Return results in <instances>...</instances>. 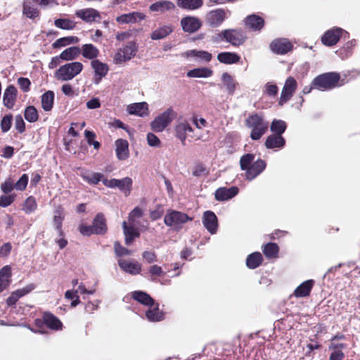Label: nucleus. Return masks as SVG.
Masks as SVG:
<instances>
[{"label":"nucleus","mask_w":360,"mask_h":360,"mask_svg":"<svg viewBox=\"0 0 360 360\" xmlns=\"http://www.w3.org/2000/svg\"><path fill=\"white\" fill-rule=\"evenodd\" d=\"M263 260L262 255L259 252H253L249 255L246 259V265L249 269H256Z\"/></svg>","instance_id":"43"},{"label":"nucleus","mask_w":360,"mask_h":360,"mask_svg":"<svg viewBox=\"0 0 360 360\" xmlns=\"http://www.w3.org/2000/svg\"><path fill=\"white\" fill-rule=\"evenodd\" d=\"M181 26L185 32L194 33L202 26L200 20L195 16H186L181 20Z\"/></svg>","instance_id":"14"},{"label":"nucleus","mask_w":360,"mask_h":360,"mask_svg":"<svg viewBox=\"0 0 360 360\" xmlns=\"http://www.w3.org/2000/svg\"><path fill=\"white\" fill-rule=\"evenodd\" d=\"M285 141L282 136L272 134L266 138L265 141V146L269 149L276 148H283L285 146Z\"/></svg>","instance_id":"31"},{"label":"nucleus","mask_w":360,"mask_h":360,"mask_svg":"<svg viewBox=\"0 0 360 360\" xmlns=\"http://www.w3.org/2000/svg\"><path fill=\"white\" fill-rule=\"evenodd\" d=\"M15 128L19 133H22L25 130V124L21 115H18L15 117Z\"/></svg>","instance_id":"63"},{"label":"nucleus","mask_w":360,"mask_h":360,"mask_svg":"<svg viewBox=\"0 0 360 360\" xmlns=\"http://www.w3.org/2000/svg\"><path fill=\"white\" fill-rule=\"evenodd\" d=\"M136 224H127L126 221L122 222V229L125 237V244L131 245L136 238L140 236V231L138 228L135 227Z\"/></svg>","instance_id":"18"},{"label":"nucleus","mask_w":360,"mask_h":360,"mask_svg":"<svg viewBox=\"0 0 360 360\" xmlns=\"http://www.w3.org/2000/svg\"><path fill=\"white\" fill-rule=\"evenodd\" d=\"M116 156L118 160H124L129 157V143L127 140L119 139L115 143Z\"/></svg>","instance_id":"23"},{"label":"nucleus","mask_w":360,"mask_h":360,"mask_svg":"<svg viewBox=\"0 0 360 360\" xmlns=\"http://www.w3.org/2000/svg\"><path fill=\"white\" fill-rule=\"evenodd\" d=\"M131 297L134 300L146 306L152 307L154 304L153 299L143 291H134L131 294Z\"/></svg>","instance_id":"36"},{"label":"nucleus","mask_w":360,"mask_h":360,"mask_svg":"<svg viewBox=\"0 0 360 360\" xmlns=\"http://www.w3.org/2000/svg\"><path fill=\"white\" fill-rule=\"evenodd\" d=\"M270 129L274 134L282 136L286 129V124L281 120H274L270 126Z\"/></svg>","instance_id":"50"},{"label":"nucleus","mask_w":360,"mask_h":360,"mask_svg":"<svg viewBox=\"0 0 360 360\" xmlns=\"http://www.w3.org/2000/svg\"><path fill=\"white\" fill-rule=\"evenodd\" d=\"M28 179V176L26 174H23L14 184L15 188L18 191H24L27 187Z\"/></svg>","instance_id":"62"},{"label":"nucleus","mask_w":360,"mask_h":360,"mask_svg":"<svg viewBox=\"0 0 360 360\" xmlns=\"http://www.w3.org/2000/svg\"><path fill=\"white\" fill-rule=\"evenodd\" d=\"M63 219L64 215L63 214L62 211L60 210H56L53 217V225L59 236L61 237L64 235L63 231L62 229Z\"/></svg>","instance_id":"47"},{"label":"nucleus","mask_w":360,"mask_h":360,"mask_svg":"<svg viewBox=\"0 0 360 360\" xmlns=\"http://www.w3.org/2000/svg\"><path fill=\"white\" fill-rule=\"evenodd\" d=\"M230 13L229 10L223 8L212 10L207 13L205 22L211 27H218L229 18Z\"/></svg>","instance_id":"9"},{"label":"nucleus","mask_w":360,"mask_h":360,"mask_svg":"<svg viewBox=\"0 0 360 360\" xmlns=\"http://www.w3.org/2000/svg\"><path fill=\"white\" fill-rule=\"evenodd\" d=\"M91 66L94 71V82L96 84H98L108 74L109 68L106 63H102L98 60H92Z\"/></svg>","instance_id":"15"},{"label":"nucleus","mask_w":360,"mask_h":360,"mask_svg":"<svg viewBox=\"0 0 360 360\" xmlns=\"http://www.w3.org/2000/svg\"><path fill=\"white\" fill-rule=\"evenodd\" d=\"M54 93L48 91L41 96V107L45 111H50L53 108Z\"/></svg>","instance_id":"45"},{"label":"nucleus","mask_w":360,"mask_h":360,"mask_svg":"<svg viewBox=\"0 0 360 360\" xmlns=\"http://www.w3.org/2000/svg\"><path fill=\"white\" fill-rule=\"evenodd\" d=\"M213 75V71L209 68H198L187 72L186 76L191 78H208Z\"/></svg>","instance_id":"32"},{"label":"nucleus","mask_w":360,"mask_h":360,"mask_svg":"<svg viewBox=\"0 0 360 360\" xmlns=\"http://www.w3.org/2000/svg\"><path fill=\"white\" fill-rule=\"evenodd\" d=\"M219 37L234 46L243 44L247 39L245 32L241 29L224 30L219 34Z\"/></svg>","instance_id":"6"},{"label":"nucleus","mask_w":360,"mask_h":360,"mask_svg":"<svg viewBox=\"0 0 360 360\" xmlns=\"http://www.w3.org/2000/svg\"><path fill=\"white\" fill-rule=\"evenodd\" d=\"M314 283L315 282L312 279H309L302 283L295 288L293 295L296 297H305L309 296Z\"/></svg>","instance_id":"24"},{"label":"nucleus","mask_w":360,"mask_h":360,"mask_svg":"<svg viewBox=\"0 0 360 360\" xmlns=\"http://www.w3.org/2000/svg\"><path fill=\"white\" fill-rule=\"evenodd\" d=\"M43 320L47 327L52 330H60L62 328L63 324L60 321L51 313H44Z\"/></svg>","instance_id":"35"},{"label":"nucleus","mask_w":360,"mask_h":360,"mask_svg":"<svg viewBox=\"0 0 360 360\" xmlns=\"http://www.w3.org/2000/svg\"><path fill=\"white\" fill-rule=\"evenodd\" d=\"M16 93V88L13 86H8L4 91L3 102L4 105L9 109L12 108L14 105Z\"/></svg>","instance_id":"29"},{"label":"nucleus","mask_w":360,"mask_h":360,"mask_svg":"<svg viewBox=\"0 0 360 360\" xmlns=\"http://www.w3.org/2000/svg\"><path fill=\"white\" fill-rule=\"evenodd\" d=\"M240 56L233 52H221L217 55V59L220 63L224 64H234L240 60Z\"/></svg>","instance_id":"38"},{"label":"nucleus","mask_w":360,"mask_h":360,"mask_svg":"<svg viewBox=\"0 0 360 360\" xmlns=\"http://www.w3.org/2000/svg\"><path fill=\"white\" fill-rule=\"evenodd\" d=\"M79 41V39L77 37L69 36L65 37H62L58 39L55 42L52 44L53 47L55 49L60 48L65 46L67 45L71 44H75Z\"/></svg>","instance_id":"48"},{"label":"nucleus","mask_w":360,"mask_h":360,"mask_svg":"<svg viewBox=\"0 0 360 360\" xmlns=\"http://www.w3.org/2000/svg\"><path fill=\"white\" fill-rule=\"evenodd\" d=\"M278 246L274 243H269L264 246L263 252L268 258L276 257L278 253Z\"/></svg>","instance_id":"52"},{"label":"nucleus","mask_w":360,"mask_h":360,"mask_svg":"<svg viewBox=\"0 0 360 360\" xmlns=\"http://www.w3.org/2000/svg\"><path fill=\"white\" fill-rule=\"evenodd\" d=\"M146 18V15L141 12H131L122 14L116 18V22L119 24H134Z\"/></svg>","instance_id":"17"},{"label":"nucleus","mask_w":360,"mask_h":360,"mask_svg":"<svg viewBox=\"0 0 360 360\" xmlns=\"http://www.w3.org/2000/svg\"><path fill=\"white\" fill-rule=\"evenodd\" d=\"M142 257L148 264H153L158 260L157 255L154 251H144L142 253Z\"/></svg>","instance_id":"61"},{"label":"nucleus","mask_w":360,"mask_h":360,"mask_svg":"<svg viewBox=\"0 0 360 360\" xmlns=\"http://www.w3.org/2000/svg\"><path fill=\"white\" fill-rule=\"evenodd\" d=\"M179 7L186 10H195L203 5L202 0H176Z\"/></svg>","instance_id":"42"},{"label":"nucleus","mask_w":360,"mask_h":360,"mask_svg":"<svg viewBox=\"0 0 360 360\" xmlns=\"http://www.w3.org/2000/svg\"><path fill=\"white\" fill-rule=\"evenodd\" d=\"M255 155L248 153L243 155L240 159V167L241 170L245 171V178L252 181L259 176L266 168V162L258 159L255 161Z\"/></svg>","instance_id":"1"},{"label":"nucleus","mask_w":360,"mask_h":360,"mask_svg":"<svg viewBox=\"0 0 360 360\" xmlns=\"http://www.w3.org/2000/svg\"><path fill=\"white\" fill-rule=\"evenodd\" d=\"M345 348L346 345L345 344L330 342L328 347L329 350L331 351L329 360H342L345 356L342 349Z\"/></svg>","instance_id":"28"},{"label":"nucleus","mask_w":360,"mask_h":360,"mask_svg":"<svg viewBox=\"0 0 360 360\" xmlns=\"http://www.w3.org/2000/svg\"><path fill=\"white\" fill-rule=\"evenodd\" d=\"M75 15L86 22H92L97 18H101L99 12L91 8L78 10Z\"/></svg>","instance_id":"20"},{"label":"nucleus","mask_w":360,"mask_h":360,"mask_svg":"<svg viewBox=\"0 0 360 360\" xmlns=\"http://www.w3.org/2000/svg\"><path fill=\"white\" fill-rule=\"evenodd\" d=\"M83 70L80 62H72L61 65L56 72L54 77L60 81L66 82L72 79Z\"/></svg>","instance_id":"4"},{"label":"nucleus","mask_w":360,"mask_h":360,"mask_svg":"<svg viewBox=\"0 0 360 360\" xmlns=\"http://www.w3.org/2000/svg\"><path fill=\"white\" fill-rule=\"evenodd\" d=\"M114 250L116 256L122 257L131 255V250L122 246L120 243L115 242L114 243Z\"/></svg>","instance_id":"58"},{"label":"nucleus","mask_w":360,"mask_h":360,"mask_svg":"<svg viewBox=\"0 0 360 360\" xmlns=\"http://www.w3.org/2000/svg\"><path fill=\"white\" fill-rule=\"evenodd\" d=\"M84 58L89 60H96V58L99 55V50L91 44H86L82 46L80 51Z\"/></svg>","instance_id":"34"},{"label":"nucleus","mask_w":360,"mask_h":360,"mask_svg":"<svg viewBox=\"0 0 360 360\" xmlns=\"http://www.w3.org/2000/svg\"><path fill=\"white\" fill-rule=\"evenodd\" d=\"M148 274L151 281H157V278L165 276V272L161 266L157 264H153L148 268Z\"/></svg>","instance_id":"49"},{"label":"nucleus","mask_w":360,"mask_h":360,"mask_svg":"<svg viewBox=\"0 0 360 360\" xmlns=\"http://www.w3.org/2000/svg\"><path fill=\"white\" fill-rule=\"evenodd\" d=\"M127 111L131 115L145 117L148 114V104L146 102L131 104L128 105Z\"/></svg>","instance_id":"27"},{"label":"nucleus","mask_w":360,"mask_h":360,"mask_svg":"<svg viewBox=\"0 0 360 360\" xmlns=\"http://www.w3.org/2000/svg\"><path fill=\"white\" fill-rule=\"evenodd\" d=\"M173 32V27L169 25H163L156 29L150 34L153 40H160L165 38Z\"/></svg>","instance_id":"37"},{"label":"nucleus","mask_w":360,"mask_h":360,"mask_svg":"<svg viewBox=\"0 0 360 360\" xmlns=\"http://www.w3.org/2000/svg\"><path fill=\"white\" fill-rule=\"evenodd\" d=\"M24 116L29 122H35L39 118L38 111L33 105H29L25 109Z\"/></svg>","instance_id":"51"},{"label":"nucleus","mask_w":360,"mask_h":360,"mask_svg":"<svg viewBox=\"0 0 360 360\" xmlns=\"http://www.w3.org/2000/svg\"><path fill=\"white\" fill-rule=\"evenodd\" d=\"M143 215V212L140 207H134L129 214L128 220L129 224H136V220L142 217Z\"/></svg>","instance_id":"57"},{"label":"nucleus","mask_w":360,"mask_h":360,"mask_svg":"<svg viewBox=\"0 0 360 360\" xmlns=\"http://www.w3.org/2000/svg\"><path fill=\"white\" fill-rule=\"evenodd\" d=\"M297 86V82L294 77H289L286 79L278 101L280 105H283L292 98Z\"/></svg>","instance_id":"12"},{"label":"nucleus","mask_w":360,"mask_h":360,"mask_svg":"<svg viewBox=\"0 0 360 360\" xmlns=\"http://www.w3.org/2000/svg\"><path fill=\"white\" fill-rule=\"evenodd\" d=\"M138 51V46L134 41H129L125 46L120 49L115 54L113 61L120 65L133 58Z\"/></svg>","instance_id":"7"},{"label":"nucleus","mask_w":360,"mask_h":360,"mask_svg":"<svg viewBox=\"0 0 360 360\" xmlns=\"http://www.w3.org/2000/svg\"><path fill=\"white\" fill-rule=\"evenodd\" d=\"M187 57L195 58L200 61L210 62L212 59V54L205 51L189 50L185 53Z\"/></svg>","instance_id":"40"},{"label":"nucleus","mask_w":360,"mask_h":360,"mask_svg":"<svg viewBox=\"0 0 360 360\" xmlns=\"http://www.w3.org/2000/svg\"><path fill=\"white\" fill-rule=\"evenodd\" d=\"M37 207V205L34 198L30 196L25 201L22 205V210L27 214H30L36 210Z\"/></svg>","instance_id":"56"},{"label":"nucleus","mask_w":360,"mask_h":360,"mask_svg":"<svg viewBox=\"0 0 360 360\" xmlns=\"http://www.w3.org/2000/svg\"><path fill=\"white\" fill-rule=\"evenodd\" d=\"M81 176L84 180L91 184H97L103 179V175L98 172L84 173Z\"/></svg>","instance_id":"53"},{"label":"nucleus","mask_w":360,"mask_h":360,"mask_svg":"<svg viewBox=\"0 0 360 360\" xmlns=\"http://www.w3.org/2000/svg\"><path fill=\"white\" fill-rule=\"evenodd\" d=\"M15 188V185L11 180V179H8L6 180L1 185V190L6 194L11 193Z\"/></svg>","instance_id":"64"},{"label":"nucleus","mask_w":360,"mask_h":360,"mask_svg":"<svg viewBox=\"0 0 360 360\" xmlns=\"http://www.w3.org/2000/svg\"><path fill=\"white\" fill-rule=\"evenodd\" d=\"M16 195L10 194L0 196V207H6L15 200Z\"/></svg>","instance_id":"60"},{"label":"nucleus","mask_w":360,"mask_h":360,"mask_svg":"<svg viewBox=\"0 0 360 360\" xmlns=\"http://www.w3.org/2000/svg\"><path fill=\"white\" fill-rule=\"evenodd\" d=\"M54 25H56V27L60 29L68 30H72L75 27V23L72 20L65 18H60L56 20L54 22Z\"/></svg>","instance_id":"55"},{"label":"nucleus","mask_w":360,"mask_h":360,"mask_svg":"<svg viewBox=\"0 0 360 360\" xmlns=\"http://www.w3.org/2000/svg\"><path fill=\"white\" fill-rule=\"evenodd\" d=\"M174 111L172 108H168L162 114L155 118L151 122L152 129L155 132L162 131L172 121Z\"/></svg>","instance_id":"10"},{"label":"nucleus","mask_w":360,"mask_h":360,"mask_svg":"<svg viewBox=\"0 0 360 360\" xmlns=\"http://www.w3.org/2000/svg\"><path fill=\"white\" fill-rule=\"evenodd\" d=\"M270 49L277 54H285L292 48V45L287 39H276L271 41L269 45Z\"/></svg>","instance_id":"16"},{"label":"nucleus","mask_w":360,"mask_h":360,"mask_svg":"<svg viewBox=\"0 0 360 360\" xmlns=\"http://www.w3.org/2000/svg\"><path fill=\"white\" fill-rule=\"evenodd\" d=\"M340 75L337 72H327L316 77L312 81L314 89L320 91H328L338 86Z\"/></svg>","instance_id":"3"},{"label":"nucleus","mask_w":360,"mask_h":360,"mask_svg":"<svg viewBox=\"0 0 360 360\" xmlns=\"http://www.w3.org/2000/svg\"><path fill=\"white\" fill-rule=\"evenodd\" d=\"M22 14L27 18L34 20L38 18L39 11L29 1H25L22 4Z\"/></svg>","instance_id":"39"},{"label":"nucleus","mask_w":360,"mask_h":360,"mask_svg":"<svg viewBox=\"0 0 360 360\" xmlns=\"http://www.w3.org/2000/svg\"><path fill=\"white\" fill-rule=\"evenodd\" d=\"M192 217H188L186 213L173 210H167L164 217V222L166 226L172 228L174 230H180L183 224L191 221Z\"/></svg>","instance_id":"5"},{"label":"nucleus","mask_w":360,"mask_h":360,"mask_svg":"<svg viewBox=\"0 0 360 360\" xmlns=\"http://www.w3.org/2000/svg\"><path fill=\"white\" fill-rule=\"evenodd\" d=\"M202 222L204 227L212 235L215 234L218 230V219L212 211H205L203 213Z\"/></svg>","instance_id":"13"},{"label":"nucleus","mask_w":360,"mask_h":360,"mask_svg":"<svg viewBox=\"0 0 360 360\" xmlns=\"http://www.w3.org/2000/svg\"><path fill=\"white\" fill-rule=\"evenodd\" d=\"M245 123L246 126L251 129L250 138L254 141L259 140L266 133L269 127L268 122L258 114L249 116Z\"/></svg>","instance_id":"2"},{"label":"nucleus","mask_w":360,"mask_h":360,"mask_svg":"<svg viewBox=\"0 0 360 360\" xmlns=\"http://www.w3.org/2000/svg\"><path fill=\"white\" fill-rule=\"evenodd\" d=\"M221 81L226 91L229 95H233L238 85V83L228 72H224L221 75Z\"/></svg>","instance_id":"30"},{"label":"nucleus","mask_w":360,"mask_h":360,"mask_svg":"<svg viewBox=\"0 0 360 360\" xmlns=\"http://www.w3.org/2000/svg\"><path fill=\"white\" fill-rule=\"evenodd\" d=\"M343 34H348L345 30L334 27L326 31L321 37L322 43L327 46L335 45Z\"/></svg>","instance_id":"11"},{"label":"nucleus","mask_w":360,"mask_h":360,"mask_svg":"<svg viewBox=\"0 0 360 360\" xmlns=\"http://www.w3.org/2000/svg\"><path fill=\"white\" fill-rule=\"evenodd\" d=\"M34 289V284H29L27 286L13 292L6 300L8 305L11 306L16 303L19 298L28 294Z\"/></svg>","instance_id":"25"},{"label":"nucleus","mask_w":360,"mask_h":360,"mask_svg":"<svg viewBox=\"0 0 360 360\" xmlns=\"http://www.w3.org/2000/svg\"><path fill=\"white\" fill-rule=\"evenodd\" d=\"M356 46V40L352 39L345 44L340 49V56L342 58L350 56L352 53V49Z\"/></svg>","instance_id":"54"},{"label":"nucleus","mask_w":360,"mask_h":360,"mask_svg":"<svg viewBox=\"0 0 360 360\" xmlns=\"http://www.w3.org/2000/svg\"><path fill=\"white\" fill-rule=\"evenodd\" d=\"M12 118L13 117L11 115H6L1 120L0 125L3 132H7L11 129Z\"/></svg>","instance_id":"59"},{"label":"nucleus","mask_w":360,"mask_h":360,"mask_svg":"<svg viewBox=\"0 0 360 360\" xmlns=\"http://www.w3.org/2000/svg\"><path fill=\"white\" fill-rule=\"evenodd\" d=\"M175 135L178 138L183 145L186 144V139L187 138L199 140L200 136L194 133L193 129L187 121L179 122L175 127L174 129Z\"/></svg>","instance_id":"8"},{"label":"nucleus","mask_w":360,"mask_h":360,"mask_svg":"<svg viewBox=\"0 0 360 360\" xmlns=\"http://www.w3.org/2000/svg\"><path fill=\"white\" fill-rule=\"evenodd\" d=\"M118 265L126 273L131 275L139 274L141 270V266L138 262H129L125 259H119Z\"/></svg>","instance_id":"21"},{"label":"nucleus","mask_w":360,"mask_h":360,"mask_svg":"<svg viewBox=\"0 0 360 360\" xmlns=\"http://www.w3.org/2000/svg\"><path fill=\"white\" fill-rule=\"evenodd\" d=\"M175 8V5L170 1L161 0L156 1L149 6V9L153 12H159L164 13L166 11H172Z\"/></svg>","instance_id":"26"},{"label":"nucleus","mask_w":360,"mask_h":360,"mask_svg":"<svg viewBox=\"0 0 360 360\" xmlns=\"http://www.w3.org/2000/svg\"><path fill=\"white\" fill-rule=\"evenodd\" d=\"M245 24L252 31H260L264 25V20L260 16L252 14L245 18Z\"/></svg>","instance_id":"22"},{"label":"nucleus","mask_w":360,"mask_h":360,"mask_svg":"<svg viewBox=\"0 0 360 360\" xmlns=\"http://www.w3.org/2000/svg\"><path fill=\"white\" fill-rule=\"evenodd\" d=\"M132 179L129 177H124L122 179H118L117 188L122 191L125 196H128L131 191Z\"/></svg>","instance_id":"46"},{"label":"nucleus","mask_w":360,"mask_h":360,"mask_svg":"<svg viewBox=\"0 0 360 360\" xmlns=\"http://www.w3.org/2000/svg\"><path fill=\"white\" fill-rule=\"evenodd\" d=\"M80 53V49L77 46H72L65 49L60 54V58L63 60H72L77 58Z\"/></svg>","instance_id":"44"},{"label":"nucleus","mask_w":360,"mask_h":360,"mask_svg":"<svg viewBox=\"0 0 360 360\" xmlns=\"http://www.w3.org/2000/svg\"><path fill=\"white\" fill-rule=\"evenodd\" d=\"M93 227L95 234H104L107 231V226L104 215L98 214L94 219Z\"/></svg>","instance_id":"33"},{"label":"nucleus","mask_w":360,"mask_h":360,"mask_svg":"<svg viewBox=\"0 0 360 360\" xmlns=\"http://www.w3.org/2000/svg\"><path fill=\"white\" fill-rule=\"evenodd\" d=\"M238 193V188L236 186L231 188L221 187L215 191V198L218 201H225L231 199Z\"/></svg>","instance_id":"19"},{"label":"nucleus","mask_w":360,"mask_h":360,"mask_svg":"<svg viewBox=\"0 0 360 360\" xmlns=\"http://www.w3.org/2000/svg\"><path fill=\"white\" fill-rule=\"evenodd\" d=\"M146 316L150 321H160L164 319V314L159 309L158 304L150 307L146 312Z\"/></svg>","instance_id":"41"}]
</instances>
